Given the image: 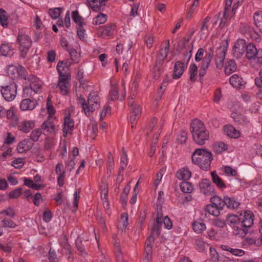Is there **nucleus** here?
<instances>
[{
	"label": "nucleus",
	"mask_w": 262,
	"mask_h": 262,
	"mask_svg": "<svg viewBox=\"0 0 262 262\" xmlns=\"http://www.w3.org/2000/svg\"><path fill=\"white\" fill-rule=\"evenodd\" d=\"M253 214L250 211H245L239 216L236 215H228L227 224L233 229L235 235L244 237L247 233L248 229L253 224Z\"/></svg>",
	"instance_id": "obj_1"
},
{
	"label": "nucleus",
	"mask_w": 262,
	"mask_h": 262,
	"mask_svg": "<svg viewBox=\"0 0 262 262\" xmlns=\"http://www.w3.org/2000/svg\"><path fill=\"white\" fill-rule=\"evenodd\" d=\"M190 132L194 142L200 145L205 144L208 140L209 134L203 122L195 119L190 124Z\"/></svg>",
	"instance_id": "obj_2"
},
{
	"label": "nucleus",
	"mask_w": 262,
	"mask_h": 262,
	"mask_svg": "<svg viewBox=\"0 0 262 262\" xmlns=\"http://www.w3.org/2000/svg\"><path fill=\"white\" fill-rule=\"evenodd\" d=\"M192 162L204 170H208L210 167L212 160L211 152L205 148L196 149L192 155Z\"/></svg>",
	"instance_id": "obj_3"
},
{
	"label": "nucleus",
	"mask_w": 262,
	"mask_h": 262,
	"mask_svg": "<svg viewBox=\"0 0 262 262\" xmlns=\"http://www.w3.org/2000/svg\"><path fill=\"white\" fill-rule=\"evenodd\" d=\"M78 104L82 107L85 114L87 116H90L92 113L98 109L100 107L99 96L94 92L90 93L87 101L81 96L78 97Z\"/></svg>",
	"instance_id": "obj_4"
},
{
	"label": "nucleus",
	"mask_w": 262,
	"mask_h": 262,
	"mask_svg": "<svg viewBox=\"0 0 262 262\" xmlns=\"http://www.w3.org/2000/svg\"><path fill=\"white\" fill-rule=\"evenodd\" d=\"M63 61H59L57 66V69L59 75L58 85L60 90V93L62 95L68 93L70 84L69 80L70 75L66 70V67L63 65Z\"/></svg>",
	"instance_id": "obj_5"
},
{
	"label": "nucleus",
	"mask_w": 262,
	"mask_h": 262,
	"mask_svg": "<svg viewBox=\"0 0 262 262\" xmlns=\"http://www.w3.org/2000/svg\"><path fill=\"white\" fill-rule=\"evenodd\" d=\"M17 41L20 47L21 57L25 58L32 45V40L27 34L19 33L17 36Z\"/></svg>",
	"instance_id": "obj_6"
},
{
	"label": "nucleus",
	"mask_w": 262,
	"mask_h": 262,
	"mask_svg": "<svg viewBox=\"0 0 262 262\" xmlns=\"http://www.w3.org/2000/svg\"><path fill=\"white\" fill-rule=\"evenodd\" d=\"M4 99L8 101L13 100L17 94V86L14 83H10L6 86H2L1 90Z\"/></svg>",
	"instance_id": "obj_7"
},
{
	"label": "nucleus",
	"mask_w": 262,
	"mask_h": 262,
	"mask_svg": "<svg viewBox=\"0 0 262 262\" xmlns=\"http://www.w3.org/2000/svg\"><path fill=\"white\" fill-rule=\"evenodd\" d=\"M246 43L245 40L242 39H238L233 48V55L236 58H239L245 53Z\"/></svg>",
	"instance_id": "obj_8"
},
{
	"label": "nucleus",
	"mask_w": 262,
	"mask_h": 262,
	"mask_svg": "<svg viewBox=\"0 0 262 262\" xmlns=\"http://www.w3.org/2000/svg\"><path fill=\"white\" fill-rule=\"evenodd\" d=\"M200 191L206 196L211 195L214 193V186L208 179L203 180L199 184Z\"/></svg>",
	"instance_id": "obj_9"
},
{
	"label": "nucleus",
	"mask_w": 262,
	"mask_h": 262,
	"mask_svg": "<svg viewBox=\"0 0 262 262\" xmlns=\"http://www.w3.org/2000/svg\"><path fill=\"white\" fill-rule=\"evenodd\" d=\"M187 67V64H185L184 62L177 61L174 66L172 78L174 79L180 78Z\"/></svg>",
	"instance_id": "obj_10"
},
{
	"label": "nucleus",
	"mask_w": 262,
	"mask_h": 262,
	"mask_svg": "<svg viewBox=\"0 0 262 262\" xmlns=\"http://www.w3.org/2000/svg\"><path fill=\"white\" fill-rule=\"evenodd\" d=\"M108 0H86V4L93 11L98 12L106 5Z\"/></svg>",
	"instance_id": "obj_11"
},
{
	"label": "nucleus",
	"mask_w": 262,
	"mask_h": 262,
	"mask_svg": "<svg viewBox=\"0 0 262 262\" xmlns=\"http://www.w3.org/2000/svg\"><path fill=\"white\" fill-rule=\"evenodd\" d=\"M54 119L55 117H48L47 120L42 123L41 129L50 134L55 133V126L53 124Z\"/></svg>",
	"instance_id": "obj_12"
},
{
	"label": "nucleus",
	"mask_w": 262,
	"mask_h": 262,
	"mask_svg": "<svg viewBox=\"0 0 262 262\" xmlns=\"http://www.w3.org/2000/svg\"><path fill=\"white\" fill-rule=\"evenodd\" d=\"M226 50L224 48H220L216 51L215 62L217 69H221L223 67Z\"/></svg>",
	"instance_id": "obj_13"
},
{
	"label": "nucleus",
	"mask_w": 262,
	"mask_h": 262,
	"mask_svg": "<svg viewBox=\"0 0 262 262\" xmlns=\"http://www.w3.org/2000/svg\"><path fill=\"white\" fill-rule=\"evenodd\" d=\"M14 71L17 72V74L20 78L24 80H27V76L28 75L27 74V71L26 69L23 67H22L21 66H19L17 68H16L13 66H10L8 69V74L10 75V73L12 72L11 74L12 75V72Z\"/></svg>",
	"instance_id": "obj_14"
},
{
	"label": "nucleus",
	"mask_w": 262,
	"mask_h": 262,
	"mask_svg": "<svg viewBox=\"0 0 262 262\" xmlns=\"http://www.w3.org/2000/svg\"><path fill=\"white\" fill-rule=\"evenodd\" d=\"M33 144L30 140L25 139L18 144L17 147V151L19 153L26 152L32 148Z\"/></svg>",
	"instance_id": "obj_15"
},
{
	"label": "nucleus",
	"mask_w": 262,
	"mask_h": 262,
	"mask_svg": "<svg viewBox=\"0 0 262 262\" xmlns=\"http://www.w3.org/2000/svg\"><path fill=\"white\" fill-rule=\"evenodd\" d=\"M0 53L4 56H12L14 54V49L11 43H3L0 48Z\"/></svg>",
	"instance_id": "obj_16"
},
{
	"label": "nucleus",
	"mask_w": 262,
	"mask_h": 262,
	"mask_svg": "<svg viewBox=\"0 0 262 262\" xmlns=\"http://www.w3.org/2000/svg\"><path fill=\"white\" fill-rule=\"evenodd\" d=\"M191 176V172L187 167H184L179 169L176 173V177L179 180L183 181H187Z\"/></svg>",
	"instance_id": "obj_17"
},
{
	"label": "nucleus",
	"mask_w": 262,
	"mask_h": 262,
	"mask_svg": "<svg viewBox=\"0 0 262 262\" xmlns=\"http://www.w3.org/2000/svg\"><path fill=\"white\" fill-rule=\"evenodd\" d=\"M225 203L227 207L231 209H237L241 203L236 199L233 197L225 196Z\"/></svg>",
	"instance_id": "obj_18"
},
{
	"label": "nucleus",
	"mask_w": 262,
	"mask_h": 262,
	"mask_svg": "<svg viewBox=\"0 0 262 262\" xmlns=\"http://www.w3.org/2000/svg\"><path fill=\"white\" fill-rule=\"evenodd\" d=\"M213 48H210L208 51L205 52V56L203 58L201 66L205 68H208L210 63L213 56Z\"/></svg>",
	"instance_id": "obj_19"
},
{
	"label": "nucleus",
	"mask_w": 262,
	"mask_h": 262,
	"mask_svg": "<svg viewBox=\"0 0 262 262\" xmlns=\"http://www.w3.org/2000/svg\"><path fill=\"white\" fill-rule=\"evenodd\" d=\"M36 105V102L30 99L23 100L20 104V108L22 111L32 110Z\"/></svg>",
	"instance_id": "obj_20"
},
{
	"label": "nucleus",
	"mask_w": 262,
	"mask_h": 262,
	"mask_svg": "<svg viewBox=\"0 0 262 262\" xmlns=\"http://www.w3.org/2000/svg\"><path fill=\"white\" fill-rule=\"evenodd\" d=\"M246 50V56L249 59H255L258 55V52H259V50H257L255 46L252 44L247 45Z\"/></svg>",
	"instance_id": "obj_21"
},
{
	"label": "nucleus",
	"mask_w": 262,
	"mask_h": 262,
	"mask_svg": "<svg viewBox=\"0 0 262 262\" xmlns=\"http://www.w3.org/2000/svg\"><path fill=\"white\" fill-rule=\"evenodd\" d=\"M224 129L227 135L231 138L236 139L240 136L239 130L235 129L232 125H226L224 126Z\"/></svg>",
	"instance_id": "obj_22"
},
{
	"label": "nucleus",
	"mask_w": 262,
	"mask_h": 262,
	"mask_svg": "<svg viewBox=\"0 0 262 262\" xmlns=\"http://www.w3.org/2000/svg\"><path fill=\"white\" fill-rule=\"evenodd\" d=\"M162 225V217L160 216V214L158 213L156 218V224L154 225L151 231V234L153 236H155L157 237L159 236L160 234V229Z\"/></svg>",
	"instance_id": "obj_23"
},
{
	"label": "nucleus",
	"mask_w": 262,
	"mask_h": 262,
	"mask_svg": "<svg viewBox=\"0 0 262 262\" xmlns=\"http://www.w3.org/2000/svg\"><path fill=\"white\" fill-rule=\"evenodd\" d=\"M74 128V121L70 117L67 116L64 118V127L63 128V136H67L68 132L72 131Z\"/></svg>",
	"instance_id": "obj_24"
},
{
	"label": "nucleus",
	"mask_w": 262,
	"mask_h": 262,
	"mask_svg": "<svg viewBox=\"0 0 262 262\" xmlns=\"http://www.w3.org/2000/svg\"><path fill=\"white\" fill-rule=\"evenodd\" d=\"M34 126V123L32 121H24L18 126L20 130L24 133H28Z\"/></svg>",
	"instance_id": "obj_25"
},
{
	"label": "nucleus",
	"mask_w": 262,
	"mask_h": 262,
	"mask_svg": "<svg viewBox=\"0 0 262 262\" xmlns=\"http://www.w3.org/2000/svg\"><path fill=\"white\" fill-rule=\"evenodd\" d=\"M213 182L220 189H224L226 185L223 180L217 174L215 171L211 173Z\"/></svg>",
	"instance_id": "obj_26"
},
{
	"label": "nucleus",
	"mask_w": 262,
	"mask_h": 262,
	"mask_svg": "<svg viewBox=\"0 0 262 262\" xmlns=\"http://www.w3.org/2000/svg\"><path fill=\"white\" fill-rule=\"evenodd\" d=\"M237 66L234 60L230 59L226 62L225 67V73L226 75H230L236 71Z\"/></svg>",
	"instance_id": "obj_27"
},
{
	"label": "nucleus",
	"mask_w": 262,
	"mask_h": 262,
	"mask_svg": "<svg viewBox=\"0 0 262 262\" xmlns=\"http://www.w3.org/2000/svg\"><path fill=\"white\" fill-rule=\"evenodd\" d=\"M210 201L212 205L221 210L223 209V207L225 205V197L224 198V199L222 200L219 196L215 195L211 198Z\"/></svg>",
	"instance_id": "obj_28"
},
{
	"label": "nucleus",
	"mask_w": 262,
	"mask_h": 262,
	"mask_svg": "<svg viewBox=\"0 0 262 262\" xmlns=\"http://www.w3.org/2000/svg\"><path fill=\"white\" fill-rule=\"evenodd\" d=\"M228 145L223 142H217L213 144V150L216 154H220L227 150Z\"/></svg>",
	"instance_id": "obj_29"
},
{
	"label": "nucleus",
	"mask_w": 262,
	"mask_h": 262,
	"mask_svg": "<svg viewBox=\"0 0 262 262\" xmlns=\"http://www.w3.org/2000/svg\"><path fill=\"white\" fill-rule=\"evenodd\" d=\"M242 82L243 79L238 75L234 74L230 78V83L234 88H240L243 85Z\"/></svg>",
	"instance_id": "obj_30"
},
{
	"label": "nucleus",
	"mask_w": 262,
	"mask_h": 262,
	"mask_svg": "<svg viewBox=\"0 0 262 262\" xmlns=\"http://www.w3.org/2000/svg\"><path fill=\"white\" fill-rule=\"evenodd\" d=\"M231 117L235 122L241 124H245L248 122L247 119L245 116L236 112H233L231 114Z\"/></svg>",
	"instance_id": "obj_31"
},
{
	"label": "nucleus",
	"mask_w": 262,
	"mask_h": 262,
	"mask_svg": "<svg viewBox=\"0 0 262 262\" xmlns=\"http://www.w3.org/2000/svg\"><path fill=\"white\" fill-rule=\"evenodd\" d=\"M193 229L196 233H201L206 227L205 224L201 221H195L192 224Z\"/></svg>",
	"instance_id": "obj_32"
},
{
	"label": "nucleus",
	"mask_w": 262,
	"mask_h": 262,
	"mask_svg": "<svg viewBox=\"0 0 262 262\" xmlns=\"http://www.w3.org/2000/svg\"><path fill=\"white\" fill-rule=\"evenodd\" d=\"M253 18L256 26L262 33V12L255 13L254 15Z\"/></svg>",
	"instance_id": "obj_33"
},
{
	"label": "nucleus",
	"mask_w": 262,
	"mask_h": 262,
	"mask_svg": "<svg viewBox=\"0 0 262 262\" xmlns=\"http://www.w3.org/2000/svg\"><path fill=\"white\" fill-rule=\"evenodd\" d=\"M180 188L182 192L189 193L192 191L193 186L191 183L185 181L181 183Z\"/></svg>",
	"instance_id": "obj_34"
},
{
	"label": "nucleus",
	"mask_w": 262,
	"mask_h": 262,
	"mask_svg": "<svg viewBox=\"0 0 262 262\" xmlns=\"http://www.w3.org/2000/svg\"><path fill=\"white\" fill-rule=\"evenodd\" d=\"M128 105L132 115L139 116L141 113V109L139 105L135 103L134 101H130L128 102Z\"/></svg>",
	"instance_id": "obj_35"
},
{
	"label": "nucleus",
	"mask_w": 262,
	"mask_h": 262,
	"mask_svg": "<svg viewBox=\"0 0 262 262\" xmlns=\"http://www.w3.org/2000/svg\"><path fill=\"white\" fill-rule=\"evenodd\" d=\"M107 20V15L100 13L93 20V24L95 25L103 24Z\"/></svg>",
	"instance_id": "obj_36"
},
{
	"label": "nucleus",
	"mask_w": 262,
	"mask_h": 262,
	"mask_svg": "<svg viewBox=\"0 0 262 262\" xmlns=\"http://www.w3.org/2000/svg\"><path fill=\"white\" fill-rule=\"evenodd\" d=\"M110 99L112 101L117 100L118 98V91L115 84L111 83V88L110 92Z\"/></svg>",
	"instance_id": "obj_37"
},
{
	"label": "nucleus",
	"mask_w": 262,
	"mask_h": 262,
	"mask_svg": "<svg viewBox=\"0 0 262 262\" xmlns=\"http://www.w3.org/2000/svg\"><path fill=\"white\" fill-rule=\"evenodd\" d=\"M198 73V67L194 63L191 64L189 67L190 79L191 81L196 80V75Z\"/></svg>",
	"instance_id": "obj_38"
},
{
	"label": "nucleus",
	"mask_w": 262,
	"mask_h": 262,
	"mask_svg": "<svg viewBox=\"0 0 262 262\" xmlns=\"http://www.w3.org/2000/svg\"><path fill=\"white\" fill-rule=\"evenodd\" d=\"M69 53L71 56V60L73 61V63H77L79 62L80 55L76 50L74 49H71Z\"/></svg>",
	"instance_id": "obj_39"
},
{
	"label": "nucleus",
	"mask_w": 262,
	"mask_h": 262,
	"mask_svg": "<svg viewBox=\"0 0 262 262\" xmlns=\"http://www.w3.org/2000/svg\"><path fill=\"white\" fill-rule=\"evenodd\" d=\"M206 210L207 212L214 216H217L220 214V210L221 209H219L217 208L215 206H214L212 204L210 205H207L206 206Z\"/></svg>",
	"instance_id": "obj_40"
},
{
	"label": "nucleus",
	"mask_w": 262,
	"mask_h": 262,
	"mask_svg": "<svg viewBox=\"0 0 262 262\" xmlns=\"http://www.w3.org/2000/svg\"><path fill=\"white\" fill-rule=\"evenodd\" d=\"M115 247V253L118 261L125 262L123 260V255L121 252L120 244L118 242H115L114 243Z\"/></svg>",
	"instance_id": "obj_41"
},
{
	"label": "nucleus",
	"mask_w": 262,
	"mask_h": 262,
	"mask_svg": "<svg viewBox=\"0 0 262 262\" xmlns=\"http://www.w3.org/2000/svg\"><path fill=\"white\" fill-rule=\"evenodd\" d=\"M6 14L7 12L5 10L0 9V24L5 28L8 26V17Z\"/></svg>",
	"instance_id": "obj_42"
},
{
	"label": "nucleus",
	"mask_w": 262,
	"mask_h": 262,
	"mask_svg": "<svg viewBox=\"0 0 262 262\" xmlns=\"http://www.w3.org/2000/svg\"><path fill=\"white\" fill-rule=\"evenodd\" d=\"M164 60L159 59L157 58L156 64L154 68V72L155 73L154 75L155 78H158L160 75V67L163 64Z\"/></svg>",
	"instance_id": "obj_43"
},
{
	"label": "nucleus",
	"mask_w": 262,
	"mask_h": 262,
	"mask_svg": "<svg viewBox=\"0 0 262 262\" xmlns=\"http://www.w3.org/2000/svg\"><path fill=\"white\" fill-rule=\"evenodd\" d=\"M72 17L74 22L78 26L83 25L84 24L82 21L83 19L82 17L79 14L77 11L72 12Z\"/></svg>",
	"instance_id": "obj_44"
},
{
	"label": "nucleus",
	"mask_w": 262,
	"mask_h": 262,
	"mask_svg": "<svg viewBox=\"0 0 262 262\" xmlns=\"http://www.w3.org/2000/svg\"><path fill=\"white\" fill-rule=\"evenodd\" d=\"M121 165L119 168V173L121 172L124 170L127 165V156L126 152H124L121 157Z\"/></svg>",
	"instance_id": "obj_45"
},
{
	"label": "nucleus",
	"mask_w": 262,
	"mask_h": 262,
	"mask_svg": "<svg viewBox=\"0 0 262 262\" xmlns=\"http://www.w3.org/2000/svg\"><path fill=\"white\" fill-rule=\"evenodd\" d=\"M189 38L183 37L181 40L179 41L177 50H182L183 49L186 48L189 46L188 43H189Z\"/></svg>",
	"instance_id": "obj_46"
},
{
	"label": "nucleus",
	"mask_w": 262,
	"mask_h": 262,
	"mask_svg": "<svg viewBox=\"0 0 262 262\" xmlns=\"http://www.w3.org/2000/svg\"><path fill=\"white\" fill-rule=\"evenodd\" d=\"M116 26L114 24H112L108 27H105L102 31V34L104 36H108L113 33V31L115 29Z\"/></svg>",
	"instance_id": "obj_47"
},
{
	"label": "nucleus",
	"mask_w": 262,
	"mask_h": 262,
	"mask_svg": "<svg viewBox=\"0 0 262 262\" xmlns=\"http://www.w3.org/2000/svg\"><path fill=\"white\" fill-rule=\"evenodd\" d=\"M3 227L5 228H14L16 227V224L11 220L5 218L2 221Z\"/></svg>",
	"instance_id": "obj_48"
},
{
	"label": "nucleus",
	"mask_w": 262,
	"mask_h": 262,
	"mask_svg": "<svg viewBox=\"0 0 262 262\" xmlns=\"http://www.w3.org/2000/svg\"><path fill=\"white\" fill-rule=\"evenodd\" d=\"M47 109L48 111V113L49 114L48 117H54L53 115L55 113V110L51 103L50 97H49L48 98V101L47 103Z\"/></svg>",
	"instance_id": "obj_49"
},
{
	"label": "nucleus",
	"mask_w": 262,
	"mask_h": 262,
	"mask_svg": "<svg viewBox=\"0 0 262 262\" xmlns=\"http://www.w3.org/2000/svg\"><path fill=\"white\" fill-rule=\"evenodd\" d=\"M61 10L59 8H56L54 9H50L49 13L50 16L54 19L57 18L60 15Z\"/></svg>",
	"instance_id": "obj_50"
},
{
	"label": "nucleus",
	"mask_w": 262,
	"mask_h": 262,
	"mask_svg": "<svg viewBox=\"0 0 262 262\" xmlns=\"http://www.w3.org/2000/svg\"><path fill=\"white\" fill-rule=\"evenodd\" d=\"M222 97V94L220 89H216L214 93L213 101L215 103H219Z\"/></svg>",
	"instance_id": "obj_51"
},
{
	"label": "nucleus",
	"mask_w": 262,
	"mask_h": 262,
	"mask_svg": "<svg viewBox=\"0 0 262 262\" xmlns=\"http://www.w3.org/2000/svg\"><path fill=\"white\" fill-rule=\"evenodd\" d=\"M41 86V82L39 80H38L37 82H35L31 84L29 88L35 93H37L38 91L40 89Z\"/></svg>",
	"instance_id": "obj_52"
},
{
	"label": "nucleus",
	"mask_w": 262,
	"mask_h": 262,
	"mask_svg": "<svg viewBox=\"0 0 262 262\" xmlns=\"http://www.w3.org/2000/svg\"><path fill=\"white\" fill-rule=\"evenodd\" d=\"M189 49L190 50L189 52L186 53L185 55L184 58V62H185V64H187V65L188 64L189 61L192 56V51L193 49V42H191L190 43V45L189 47Z\"/></svg>",
	"instance_id": "obj_53"
},
{
	"label": "nucleus",
	"mask_w": 262,
	"mask_h": 262,
	"mask_svg": "<svg viewBox=\"0 0 262 262\" xmlns=\"http://www.w3.org/2000/svg\"><path fill=\"white\" fill-rule=\"evenodd\" d=\"M163 223L166 229H170L172 227V222L167 216H165L163 219L162 218V224Z\"/></svg>",
	"instance_id": "obj_54"
},
{
	"label": "nucleus",
	"mask_w": 262,
	"mask_h": 262,
	"mask_svg": "<svg viewBox=\"0 0 262 262\" xmlns=\"http://www.w3.org/2000/svg\"><path fill=\"white\" fill-rule=\"evenodd\" d=\"M177 140L181 144L185 143L187 140V133L184 131H182Z\"/></svg>",
	"instance_id": "obj_55"
},
{
	"label": "nucleus",
	"mask_w": 262,
	"mask_h": 262,
	"mask_svg": "<svg viewBox=\"0 0 262 262\" xmlns=\"http://www.w3.org/2000/svg\"><path fill=\"white\" fill-rule=\"evenodd\" d=\"M168 51H167V47H165L164 50L161 49L160 52L157 56V58L162 60H165L168 55Z\"/></svg>",
	"instance_id": "obj_56"
},
{
	"label": "nucleus",
	"mask_w": 262,
	"mask_h": 262,
	"mask_svg": "<svg viewBox=\"0 0 262 262\" xmlns=\"http://www.w3.org/2000/svg\"><path fill=\"white\" fill-rule=\"evenodd\" d=\"M0 213L2 214H5L11 217H13L15 215V211L11 208H8L6 210H4L2 211Z\"/></svg>",
	"instance_id": "obj_57"
},
{
	"label": "nucleus",
	"mask_w": 262,
	"mask_h": 262,
	"mask_svg": "<svg viewBox=\"0 0 262 262\" xmlns=\"http://www.w3.org/2000/svg\"><path fill=\"white\" fill-rule=\"evenodd\" d=\"M54 142L53 139L51 138H48L46 139L45 141V148L49 150L51 149L53 146H54Z\"/></svg>",
	"instance_id": "obj_58"
},
{
	"label": "nucleus",
	"mask_w": 262,
	"mask_h": 262,
	"mask_svg": "<svg viewBox=\"0 0 262 262\" xmlns=\"http://www.w3.org/2000/svg\"><path fill=\"white\" fill-rule=\"evenodd\" d=\"M213 224L218 227L223 228L227 224L223 220L217 218L213 220Z\"/></svg>",
	"instance_id": "obj_59"
},
{
	"label": "nucleus",
	"mask_w": 262,
	"mask_h": 262,
	"mask_svg": "<svg viewBox=\"0 0 262 262\" xmlns=\"http://www.w3.org/2000/svg\"><path fill=\"white\" fill-rule=\"evenodd\" d=\"M12 165L15 168H20L24 165L23 159L22 158L16 159L13 161Z\"/></svg>",
	"instance_id": "obj_60"
},
{
	"label": "nucleus",
	"mask_w": 262,
	"mask_h": 262,
	"mask_svg": "<svg viewBox=\"0 0 262 262\" xmlns=\"http://www.w3.org/2000/svg\"><path fill=\"white\" fill-rule=\"evenodd\" d=\"M230 252L233 255L237 256H242L245 254V251L242 249L231 248Z\"/></svg>",
	"instance_id": "obj_61"
},
{
	"label": "nucleus",
	"mask_w": 262,
	"mask_h": 262,
	"mask_svg": "<svg viewBox=\"0 0 262 262\" xmlns=\"http://www.w3.org/2000/svg\"><path fill=\"white\" fill-rule=\"evenodd\" d=\"M41 134L39 130H33L31 134V139L34 141H37Z\"/></svg>",
	"instance_id": "obj_62"
},
{
	"label": "nucleus",
	"mask_w": 262,
	"mask_h": 262,
	"mask_svg": "<svg viewBox=\"0 0 262 262\" xmlns=\"http://www.w3.org/2000/svg\"><path fill=\"white\" fill-rule=\"evenodd\" d=\"M21 191L22 189L20 188L16 189L10 192L9 196L11 198H17L20 195Z\"/></svg>",
	"instance_id": "obj_63"
},
{
	"label": "nucleus",
	"mask_w": 262,
	"mask_h": 262,
	"mask_svg": "<svg viewBox=\"0 0 262 262\" xmlns=\"http://www.w3.org/2000/svg\"><path fill=\"white\" fill-rule=\"evenodd\" d=\"M49 259L50 262H58V258L57 257L55 252L50 250L49 252Z\"/></svg>",
	"instance_id": "obj_64"
}]
</instances>
